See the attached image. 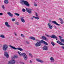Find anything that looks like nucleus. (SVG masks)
Masks as SVG:
<instances>
[{
  "instance_id": "1",
  "label": "nucleus",
  "mask_w": 64,
  "mask_h": 64,
  "mask_svg": "<svg viewBox=\"0 0 64 64\" xmlns=\"http://www.w3.org/2000/svg\"><path fill=\"white\" fill-rule=\"evenodd\" d=\"M20 3L21 4H23L24 3V4L28 6V7H29L30 6V4H29V3L26 0H21L20 2Z\"/></svg>"
},
{
  "instance_id": "2",
  "label": "nucleus",
  "mask_w": 64,
  "mask_h": 64,
  "mask_svg": "<svg viewBox=\"0 0 64 64\" xmlns=\"http://www.w3.org/2000/svg\"><path fill=\"white\" fill-rule=\"evenodd\" d=\"M9 46L10 47V48H12V49H14V50H20V51H23V50L22 48H16L14 46H12L11 45H10Z\"/></svg>"
},
{
  "instance_id": "3",
  "label": "nucleus",
  "mask_w": 64,
  "mask_h": 64,
  "mask_svg": "<svg viewBox=\"0 0 64 64\" xmlns=\"http://www.w3.org/2000/svg\"><path fill=\"white\" fill-rule=\"evenodd\" d=\"M8 47V45L6 44H4L2 47V49L4 51H6Z\"/></svg>"
},
{
  "instance_id": "4",
  "label": "nucleus",
  "mask_w": 64,
  "mask_h": 64,
  "mask_svg": "<svg viewBox=\"0 0 64 64\" xmlns=\"http://www.w3.org/2000/svg\"><path fill=\"white\" fill-rule=\"evenodd\" d=\"M22 56L23 57L24 59L25 60H27L28 59V57L26 55V54L24 53H22Z\"/></svg>"
},
{
  "instance_id": "5",
  "label": "nucleus",
  "mask_w": 64,
  "mask_h": 64,
  "mask_svg": "<svg viewBox=\"0 0 64 64\" xmlns=\"http://www.w3.org/2000/svg\"><path fill=\"white\" fill-rule=\"evenodd\" d=\"M15 61L14 60H12L8 62V64H14Z\"/></svg>"
},
{
  "instance_id": "6",
  "label": "nucleus",
  "mask_w": 64,
  "mask_h": 64,
  "mask_svg": "<svg viewBox=\"0 0 64 64\" xmlns=\"http://www.w3.org/2000/svg\"><path fill=\"white\" fill-rule=\"evenodd\" d=\"M41 43H42L41 40L40 42H37L35 44L36 47H38V46H40L41 45Z\"/></svg>"
},
{
  "instance_id": "7",
  "label": "nucleus",
  "mask_w": 64,
  "mask_h": 64,
  "mask_svg": "<svg viewBox=\"0 0 64 64\" xmlns=\"http://www.w3.org/2000/svg\"><path fill=\"white\" fill-rule=\"evenodd\" d=\"M26 12L29 14H31L32 13V9H31L26 8Z\"/></svg>"
},
{
  "instance_id": "8",
  "label": "nucleus",
  "mask_w": 64,
  "mask_h": 64,
  "mask_svg": "<svg viewBox=\"0 0 64 64\" xmlns=\"http://www.w3.org/2000/svg\"><path fill=\"white\" fill-rule=\"evenodd\" d=\"M48 22H52L53 23H54V24H56V25H58V26H60V24H58L56 23L55 21H53L52 22L51 21V20H48Z\"/></svg>"
},
{
  "instance_id": "9",
  "label": "nucleus",
  "mask_w": 64,
  "mask_h": 64,
  "mask_svg": "<svg viewBox=\"0 0 64 64\" xmlns=\"http://www.w3.org/2000/svg\"><path fill=\"white\" fill-rule=\"evenodd\" d=\"M4 55L6 56V58H8L9 57V54L8 53V52H4Z\"/></svg>"
},
{
  "instance_id": "10",
  "label": "nucleus",
  "mask_w": 64,
  "mask_h": 64,
  "mask_svg": "<svg viewBox=\"0 0 64 64\" xmlns=\"http://www.w3.org/2000/svg\"><path fill=\"white\" fill-rule=\"evenodd\" d=\"M5 24L6 26H7L8 27V28H10L11 26H10V25L9 24H8V22H5Z\"/></svg>"
},
{
  "instance_id": "11",
  "label": "nucleus",
  "mask_w": 64,
  "mask_h": 64,
  "mask_svg": "<svg viewBox=\"0 0 64 64\" xmlns=\"http://www.w3.org/2000/svg\"><path fill=\"white\" fill-rule=\"evenodd\" d=\"M51 38H54V39H56V40H58L57 39L58 38L55 35H52V36H51Z\"/></svg>"
},
{
  "instance_id": "12",
  "label": "nucleus",
  "mask_w": 64,
  "mask_h": 64,
  "mask_svg": "<svg viewBox=\"0 0 64 64\" xmlns=\"http://www.w3.org/2000/svg\"><path fill=\"white\" fill-rule=\"evenodd\" d=\"M59 38H60V40L61 41V42H63V43L64 42V40L63 39H62V38H63V37L61 36H59Z\"/></svg>"
},
{
  "instance_id": "13",
  "label": "nucleus",
  "mask_w": 64,
  "mask_h": 64,
  "mask_svg": "<svg viewBox=\"0 0 64 64\" xmlns=\"http://www.w3.org/2000/svg\"><path fill=\"white\" fill-rule=\"evenodd\" d=\"M36 60L38 62H40V63H43L44 62L43 61L40 60L39 58H37L36 59Z\"/></svg>"
},
{
  "instance_id": "14",
  "label": "nucleus",
  "mask_w": 64,
  "mask_h": 64,
  "mask_svg": "<svg viewBox=\"0 0 64 64\" xmlns=\"http://www.w3.org/2000/svg\"><path fill=\"white\" fill-rule=\"evenodd\" d=\"M48 28H49V29H52V26H51V24H50L49 23H48Z\"/></svg>"
},
{
  "instance_id": "15",
  "label": "nucleus",
  "mask_w": 64,
  "mask_h": 64,
  "mask_svg": "<svg viewBox=\"0 0 64 64\" xmlns=\"http://www.w3.org/2000/svg\"><path fill=\"white\" fill-rule=\"evenodd\" d=\"M50 60L51 62H52L53 63L54 62V58H53L52 57H51L50 58Z\"/></svg>"
},
{
  "instance_id": "16",
  "label": "nucleus",
  "mask_w": 64,
  "mask_h": 64,
  "mask_svg": "<svg viewBox=\"0 0 64 64\" xmlns=\"http://www.w3.org/2000/svg\"><path fill=\"white\" fill-rule=\"evenodd\" d=\"M42 49L44 50H48V48L47 46H44L42 48Z\"/></svg>"
},
{
  "instance_id": "17",
  "label": "nucleus",
  "mask_w": 64,
  "mask_h": 64,
  "mask_svg": "<svg viewBox=\"0 0 64 64\" xmlns=\"http://www.w3.org/2000/svg\"><path fill=\"white\" fill-rule=\"evenodd\" d=\"M8 15L10 17H13V15L11 14L10 12H8L7 13Z\"/></svg>"
},
{
  "instance_id": "18",
  "label": "nucleus",
  "mask_w": 64,
  "mask_h": 64,
  "mask_svg": "<svg viewBox=\"0 0 64 64\" xmlns=\"http://www.w3.org/2000/svg\"><path fill=\"white\" fill-rule=\"evenodd\" d=\"M41 42H42V43H44V44L46 45H48V44L46 42H45V41H44L43 40H41Z\"/></svg>"
},
{
  "instance_id": "19",
  "label": "nucleus",
  "mask_w": 64,
  "mask_h": 64,
  "mask_svg": "<svg viewBox=\"0 0 64 64\" xmlns=\"http://www.w3.org/2000/svg\"><path fill=\"white\" fill-rule=\"evenodd\" d=\"M20 19L21 21H22V22H23V23L25 22V20H24V17H21Z\"/></svg>"
},
{
  "instance_id": "20",
  "label": "nucleus",
  "mask_w": 64,
  "mask_h": 64,
  "mask_svg": "<svg viewBox=\"0 0 64 64\" xmlns=\"http://www.w3.org/2000/svg\"><path fill=\"white\" fill-rule=\"evenodd\" d=\"M18 55H19L20 56H23V54H22V53L18 51Z\"/></svg>"
},
{
  "instance_id": "21",
  "label": "nucleus",
  "mask_w": 64,
  "mask_h": 64,
  "mask_svg": "<svg viewBox=\"0 0 64 64\" xmlns=\"http://www.w3.org/2000/svg\"><path fill=\"white\" fill-rule=\"evenodd\" d=\"M0 37L1 38H5V36L3 34H1V35H0Z\"/></svg>"
},
{
  "instance_id": "22",
  "label": "nucleus",
  "mask_w": 64,
  "mask_h": 64,
  "mask_svg": "<svg viewBox=\"0 0 64 64\" xmlns=\"http://www.w3.org/2000/svg\"><path fill=\"white\" fill-rule=\"evenodd\" d=\"M4 3H5V4H8L9 3V2L8 0H5L4 1Z\"/></svg>"
},
{
  "instance_id": "23",
  "label": "nucleus",
  "mask_w": 64,
  "mask_h": 64,
  "mask_svg": "<svg viewBox=\"0 0 64 64\" xmlns=\"http://www.w3.org/2000/svg\"><path fill=\"white\" fill-rule=\"evenodd\" d=\"M33 18H35V19H37V20H39V19L40 18L39 17L33 16H32Z\"/></svg>"
},
{
  "instance_id": "24",
  "label": "nucleus",
  "mask_w": 64,
  "mask_h": 64,
  "mask_svg": "<svg viewBox=\"0 0 64 64\" xmlns=\"http://www.w3.org/2000/svg\"><path fill=\"white\" fill-rule=\"evenodd\" d=\"M30 38V39H32V40H35V38L34 37H32V36H31Z\"/></svg>"
},
{
  "instance_id": "25",
  "label": "nucleus",
  "mask_w": 64,
  "mask_h": 64,
  "mask_svg": "<svg viewBox=\"0 0 64 64\" xmlns=\"http://www.w3.org/2000/svg\"><path fill=\"white\" fill-rule=\"evenodd\" d=\"M42 38L43 39H44L45 40H46V38L44 36H42Z\"/></svg>"
},
{
  "instance_id": "26",
  "label": "nucleus",
  "mask_w": 64,
  "mask_h": 64,
  "mask_svg": "<svg viewBox=\"0 0 64 64\" xmlns=\"http://www.w3.org/2000/svg\"><path fill=\"white\" fill-rule=\"evenodd\" d=\"M51 43L52 46H55V44L54 43V42H52Z\"/></svg>"
},
{
  "instance_id": "27",
  "label": "nucleus",
  "mask_w": 64,
  "mask_h": 64,
  "mask_svg": "<svg viewBox=\"0 0 64 64\" xmlns=\"http://www.w3.org/2000/svg\"><path fill=\"white\" fill-rule=\"evenodd\" d=\"M21 36L23 38H24V37H25V36H24V34H21Z\"/></svg>"
},
{
  "instance_id": "28",
  "label": "nucleus",
  "mask_w": 64,
  "mask_h": 64,
  "mask_svg": "<svg viewBox=\"0 0 64 64\" xmlns=\"http://www.w3.org/2000/svg\"><path fill=\"white\" fill-rule=\"evenodd\" d=\"M2 8L3 9H5V6L4 5H2Z\"/></svg>"
},
{
  "instance_id": "29",
  "label": "nucleus",
  "mask_w": 64,
  "mask_h": 64,
  "mask_svg": "<svg viewBox=\"0 0 64 64\" xmlns=\"http://www.w3.org/2000/svg\"><path fill=\"white\" fill-rule=\"evenodd\" d=\"M17 58V56H14V57H12V59H13V58Z\"/></svg>"
},
{
  "instance_id": "30",
  "label": "nucleus",
  "mask_w": 64,
  "mask_h": 64,
  "mask_svg": "<svg viewBox=\"0 0 64 64\" xmlns=\"http://www.w3.org/2000/svg\"><path fill=\"white\" fill-rule=\"evenodd\" d=\"M20 63H21L22 64H25V63L21 61H20L19 62Z\"/></svg>"
},
{
  "instance_id": "31",
  "label": "nucleus",
  "mask_w": 64,
  "mask_h": 64,
  "mask_svg": "<svg viewBox=\"0 0 64 64\" xmlns=\"http://www.w3.org/2000/svg\"><path fill=\"white\" fill-rule=\"evenodd\" d=\"M60 45H62L63 46L64 45V44L63 43H62V42H60V43L59 44Z\"/></svg>"
},
{
  "instance_id": "32",
  "label": "nucleus",
  "mask_w": 64,
  "mask_h": 64,
  "mask_svg": "<svg viewBox=\"0 0 64 64\" xmlns=\"http://www.w3.org/2000/svg\"><path fill=\"white\" fill-rule=\"evenodd\" d=\"M56 42L57 43H58V44H60V41L59 40H58L56 41Z\"/></svg>"
},
{
  "instance_id": "33",
  "label": "nucleus",
  "mask_w": 64,
  "mask_h": 64,
  "mask_svg": "<svg viewBox=\"0 0 64 64\" xmlns=\"http://www.w3.org/2000/svg\"><path fill=\"white\" fill-rule=\"evenodd\" d=\"M22 11L23 12H25V11H26V10L24 8H22Z\"/></svg>"
},
{
  "instance_id": "34",
  "label": "nucleus",
  "mask_w": 64,
  "mask_h": 64,
  "mask_svg": "<svg viewBox=\"0 0 64 64\" xmlns=\"http://www.w3.org/2000/svg\"><path fill=\"white\" fill-rule=\"evenodd\" d=\"M15 14L16 15V16H19V14L17 13H15Z\"/></svg>"
},
{
  "instance_id": "35",
  "label": "nucleus",
  "mask_w": 64,
  "mask_h": 64,
  "mask_svg": "<svg viewBox=\"0 0 64 64\" xmlns=\"http://www.w3.org/2000/svg\"><path fill=\"white\" fill-rule=\"evenodd\" d=\"M59 20H60V21H63V20H62V19L61 18H59Z\"/></svg>"
},
{
  "instance_id": "36",
  "label": "nucleus",
  "mask_w": 64,
  "mask_h": 64,
  "mask_svg": "<svg viewBox=\"0 0 64 64\" xmlns=\"http://www.w3.org/2000/svg\"><path fill=\"white\" fill-rule=\"evenodd\" d=\"M34 6H37V4L35 3H34Z\"/></svg>"
},
{
  "instance_id": "37",
  "label": "nucleus",
  "mask_w": 64,
  "mask_h": 64,
  "mask_svg": "<svg viewBox=\"0 0 64 64\" xmlns=\"http://www.w3.org/2000/svg\"><path fill=\"white\" fill-rule=\"evenodd\" d=\"M64 23V20H62L60 22V23L62 24H63Z\"/></svg>"
},
{
  "instance_id": "38",
  "label": "nucleus",
  "mask_w": 64,
  "mask_h": 64,
  "mask_svg": "<svg viewBox=\"0 0 64 64\" xmlns=\"http://www.w3.org/2000/svg\"><path fill=\"white\" fill-rule=\"evenodd\" d=\"M14 35H15V36H17V34H16V32H14Z\"/></svg>"
},
{
  "instance_id": "39",
  "label": "nucleus",
  "mask_w": 64,
  "mask_h": 64,
  "mask_svg": "<svg viewBox=\"0 0 64 64\" xmlns=\"http://www.w3.org/2000/svg\"><path fill=\"white\" fill-rule=\"evenodd\" d=\"M61 48L62 49H64V46H62L61 47Z\"/></svg>"
},
{
  "instance_id": "40",
  "label": "nucleus",
  "mask_w": 64,
  "mask_h": 64,
  "mask_svg": "<svg viewBox=\"0 0 64 64\" xmlns=\"http://www.w3.org/2000/svg\"><path fill=\"white\" fill-rule=\"evenodd\" d=\"M29 55L30 56H31V58L32 57V54H31L30 53Z\"/></svg>"
},
{
  "instance_id": "41",
  "label": "nucleus",
  "mask_w": 64,
  "mask_h": 64,
  "mask_svg": "<svg viewBox=\"0 0 64 64\" xmlns=\"http://www.w3.org/2000/svg\"><path fill=\"white\" fill-rule=\"evenodd\" d=\"M33 62L32 61V60H30V63H32Z\"/></svg>"
},
{
  "instance_id": "42",
  "label": "nucleus",
  "mask_w": 64,
  "mask_h": 64,
  "mask_svg": "<svg viewBox=\"0 0 64 64\" xmlns=\"http://www.w3.org/2000/svg\"><path fill=\"white\" fill-rule=\"evenodd\" d=\"M15 19H12V21H15Z\"/></svg>"
},
{
  "instance_id": "43",
  "label": "nucleus",
  "mask_w": 64,
  "mask_h": 64,
  "mask_svg": "<svg viewBox=\"0 0 64 64\" xmlns=\"http://www.w3.org/2000/svg\"><path fill=\"white\" fill-rule=\"evenodd\" d=\"M36 17H38V14H37V13H36Z\"/></svg>"
},
{
  "instance_id": "44",
  "label": "nucleus",
  "mask_w": 64,
  "mask_h": 64,
  "mask_svg": "<svg viewBox=\"0 0 64 64\" xmlns=\"http://www.w3.org/2000/svg\"><path fill=\"white\" fill-rule=\"evenodd\" d=\"M0 16H2V15H3V13H0Z\"/></svg>"
},
{
  "instance_id": "45",
  "label": "nucleus",
  "mask_w": 64,
  "mask_h": 64,
  "mask_svg": "<svg viewBox=\"0 0 64 64\" xmlns=\"http://www.w3.org/2000/svg\"><path fill=\"white\" fill-rule=\"evenodd\" d=\"M26 42L27 44H29V42H28L27 41H26Z\"/></svg>"
},
{
  "instance_id": "46",
  "label": "nucleus",
  "mask_w": 64,
  "mask_h": 64,
  "mask_svg": "<svg viewBox=\"0 0 64 64\" xmlns=\"http://www.w3.org/2000/svg\"><path fill=\"white\" fill-rule=\"evenodd\" d=\"M54 28H55V29H57V27H56V26H54Z\"/></svg>"
},
{
  "instance_id": "47",
  "label": "nucleus",
  "mask_w": 64,
  "mask_h": 64,
  "mask_svg": "<svg viewBox=\"0 0 64 64\" xmlns=\"http://www.w3.org/2000/svg\"><path fill=\"white\" fill-rule=\"evenodd\" d=\"M16 24H17V25H18V22H16Z\"/></svg>"
},
{
  "instance_id": "48",
  "label": "nucleus",
  "mask_w": 64,
  "mask_h": 64,
  "mask_svg": "<svg viewBox=\"0 0 64 64\" xmlns=\"http://www.w3.org/2000/svg\"><path fill=\"white\" fill-rule=\"evenodd\" d=\"M46 36H47V37H49V36L48 35H46Z\"/></svg>"
},
{
  "instance_id": "49",
  "label": "nucleus",
  "mask_w": 64,
  "mask_h": 64,
  "mask_svg": "<svg viewBox=\"0 0 64 64\" xmlns=\"http://www.w3.org/2000/svg\"><path fill=\"white\" fill-rule=\"evenodd\" d=\"M31 19H32V20H33V18H31Z\"/></svg>"
},
{
  "instance_id": "50",
  "label": "nucleus",
  "mask_w": 64,
  "mask_h": 64,
  "mask_svg": "<svg viewBox=\"0 0 64 64\" xmlns=\"http://www.w3.org/2000/svg\"><path fill=\"white\" fill-rule=\"evenodd\" d=\"M19 38H17L16 39L17 40H19Z\"/></svg>"
}]
</instances>
